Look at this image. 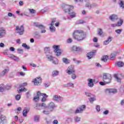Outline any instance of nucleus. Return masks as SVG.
<instances>
[{"label":"nucleus","mask_w":124,"mask_h":124,"mask_svg":"<svg viewBox=\"0 0 124 124\" xmlns=\"http://www.w3.org/2000/svg\"><path fill=\"white\" fill-rule=\"evenodd\" d=\"M57 106H56L55 103L53 102H51L49 104L48 106H47L45 103L36 104V107L35 108L36 109H38V110H41L42 109L47 108L49 111L52 112L54 110V109H55V108Z\"/></svg>","instance_id":"nucleus-1"},{"label":"nucleus","mask_w":124,"mask_h":124,"mask_svg":"<svg viewBox=\"0 0 124 124\" xmlns=\"http://www.w3.org/2000/svg\"><path fill=\"white\" fill-rule=\"evenodd\" d=\"M73 37L78 41H82L86 38V34L83 30H75L73 33Z\"/></svg>","instance_id":"nucleus-2"},{"label":"nucleus","mask_w":124,"mask_h":124,"mask_svg":"<svg viewBox=\"0 0 124 124\" xmlns=\"http://www.w3.org/2000/svg\"><path fill=\"white\" fill-rule=\"evenodd\" d=\"M62 8H63L64 12L68 13V14L70 15V17H68V20H71L72 18H75L76 17V13L74 12H70L71 10V6L68 5L66 4H63L62 5Z\"/></svg>","instance_id":"nucleus-3"},{"label":"nucleus","mask_w":124,"mask_h":124,"mask_svg":"<svg viewBox=\"0 0 124 124\" xmlns=\"http://www.w3.org/2000/svg\"><path fill=\"white\" fill-rule=\"evenodd\" d=\"M112 80V76L111 74L105 73L103 75V81L104 82H106L110 84L111 81Z\"/></svg>","instance_id":"nucleus-4"},{"label":"nucleus","mask_w":124,"mask_h":124,"mask_svg":"<svg viewBox=\"0 0 124 124\" xmlns=\"http://www.w3.org/2000/svg\"><path fill=\"white\" fill-rule=\"evenodd\" d=\"M86 108L87 107L85 105H82L79 106L75 111V114H81L83 113V112L86 110Z\"/></svg>","instance_id":"nucleus-5"},{"label":"nucleus","mask_w":124,"mask_h":124,"mask_svg":"<svg viewBox=\"0 0 124 124\" xmlns=\"http://www.w3.org/2000/svg\"><path fill=\"white\" fill-rule=\"evenodd\" d=\"M34 25L35 27L38 28V29L42 30L41 33H45L46 32V30H45L46 27L43 25L40 24L38 22H34Z\"/></svg>","instance_id":"nucleus-6"},{"label":"nucleus","mask_w":124,"mask_h":124,"mask_svg":"<svg viewBox=\"0 0 124 124\" xmlns=\"http://www.w3.org/2000/svg\"><path fill=\"white\" fill-rule=\"evenodd\" d=\"M39 96H46V97H48V95L46 94L45 93H41L40 92H38L37 93V95H36L33 98L34 101H35V102H37L38 100H39Z\"/></svg>","instance_id":"nucleus-7"},{"label":"nucleus","mask_w":124,"mask_h":124,"mask_svg":"<svg viewBox=\"0 0 124 124\" xmlns=\"http://www.w3.org/2000/svg\"><path fill=\"white\" fill-rule=\"evenodd\" d=\"M53 48L54 49V53H55L56 56H60L62 54V49H60V46L54 45Z\"/></svg>","instance_id":"nucleus-8"},{"label":"nucleus","mask_w":124,"mask_h":124,"mask_svg":"<svg viewBox=\"0 0 124 124\" xmlns=\"http://www.w3.org/2000/svg\"><path fill=\"white\" fill-rule=\"evenodd\" d=\"M24 29V26L23 25H21L20 27H19V26H17L16 27V31H17L19 35H23V34H24V31H25Z\"/></svg>","instance_id":"nucleus-9"},{"label":"nucleus","mask_w":124,"mask_h":124,"mask_svg":"<svg viewBox=\"0 0 124 124\" xmlns=\"http://www.w3.org/2000/svg\"><path fill=\"white\" fill-rule=\"evenodd\" d=\"M66 73L69 74V75H71V74L75 73V69H74V65H72L68 67L67 70H66Z\"/></svg>","instance_id":"nucleus-10"},{"label":"nucleus","mask_w":124,"mask_h":124,"mask_svg":"<svg viewBox=\"0 0 124 124\" xmlns=\"http://www.w3.org/2000/svg\"><path fill=\"white\" fill-rule=\"evenodd\" d=\"M71 50L73 52H83L84 51V48L81 46H73Z\"/></svg>","instance_id":"nucleus-11"},{"label":"nucleus","mask_w":124,"mask_h":124,"mask_svg":"<svg viewBox=\"0 0 124 124\" xmlns=\"http://www.w3.org/2000/svg\"><path fill=\"white\" fill-rule=\"evenodd\" d=\"M32 82L35 86H39L41 84L42 80L41 78L39 77L34 79Z\"/></svg>","instance_id":"nucleus-12"},{"label":"nucleus","mask_w":124,"mask_h":124,"mask_svg":"<svg viewBox=\"0 0 124 124\" xmlns=\"http://www.w3.org/2000/svg\"><path fill=\"white\" fill-rule=\"evenodd\" d=\"M53 99L57 102H62L63 100V98L58 95H55L53 97Z\"/></svg>","instance_id":"nucleus-13"},{"label":"nucleus","mask_w":124,"mask_h":124,"mask_svg":"<svg viewBox=\"0 0 124 124\" xmlns=\"http://www.w3.org/2000/svg\"><path fill=\"white\" fill-rule=\"evenodd\" d=\"M95 53H96V50H93L92 51H91L90 52H89L87 54V57L89 60H91L93 56L95 55Z\"/></svg>","instance_id":"nucleus-14"},{"label":"nucleus","mask_w":124,"mask_h":124,"mask_svg":"<svg viewBox=\"0 0 124 124\" xmlns=\"http://www.w3.org/2000/svg\"><path fill=\"white\" fill-rule=\"evenodd\" d=\"M109 20L110 21H112V22H115V21H117L119 19V17H118V16L116 15H111L109 17Z\"/></svg>","instance_id":"nucleus-15"},{"label":"nucleus","mask_w":124,"mask_h":124,"mask_svg":"<svg viewBox=\"0 0 124 124\" xmlns=\"http://www.w3.org/2000/svg\"><path fill=\"white\" fill-rule=\"evenodd\" d=\"M6 34L5 30L3 28H0V38H2Z\"/></svg>","instance_id":"nucleus-16"},{"label":"nucleus","mask_w":124,"mask_h":124,"mask_svg":"<svg viewBox=\"0 0 124 124\" xmlns=\"http://www.w3.org/2000/svg\"><path fill=\"white\" fill-rule=\"evenodd\" d=\"M87 81H88V86L90 88H93V87L94 84L93 83V80L92 78L88 79Z\"/></svg>","instance_id":"nucleus-17"},{"label":"nucleus","mask_w":124,"mask_h":124,"mask_svg":"<svg viewBox=\"0 0 124 124\" xmlns=\"http://www.w3.org/2000/svg\"><path fill=\"white\" fill-rule=\"evenodd\" d=\"M30 112V108L25 107L23 111V117H27V114Z\"/></svg>","instance_id":"nucleus-18"},{"label":"nucleus","mask_w":124,"mask_h":124,"mask_svg":"<svg viewBox=\"0 0 124 124\" xmlns=\"http://www.w3.org/2000/svg\"><path fill=\"white\" fill-rule=\"evenodd\" d=\"M106 91L108 92L109 93H117V91L116 89H107Z\"/></svg>","instance_id":"nucleus-19"},{"label":"nucleus","mask_w":124,"mask_h":124,"mask_svg":"<svg viewBox=\"0 0 124 124\" xmlns=\"http://www.w3.org/2000/svg\"><path fill=\"white\" fill-rule=\"evenodd\" d=\"M111 41H112V37L109 36L107 40L104 42V45H108Z\"/></svg>","instance_id":"nucleus-20"},{"label":"nucleus","mask_w":124,"mask_h":124,"mask_svg":"<svg viewBox=\"0 0 124 124\" xmlns=\"http://www.w3.org/2000/svg\"><path fill=\"white\" fill-rule=\"evenodd\" d=\"M45 53L46 54V55H48V54L49 55H51L52 53L50 52V47H45Z\"/></svg>","instance_id":"nucleus-21"},{"label":"nucleus","mask_w":124,"mask_h":124,"mask_svg":"<svg viewBox=\"0 0 124 124\" xmlns=\"http://www.w3.org/2000/svg\"><path fill=\"white\" fill-rule=\"evenodd\" d=\"M0 120H1V123L3 124L6 123V117L4 115H1Z\"/></svg>","instance_id":"nucleus-22"},{"label":"nucleus","mask_w":124,"mask_h":124,"mask_svg":"<svg viewBox=\"0 0 124 124\" xmlns=\"http://www.w3.org/2000/svg\"><path fill=\"white\" fill-rule=\"evenodd\" d=\"M115 65L118 66V67H123V66L124 65V63L122 61H119L116 63Z\"/></svg>","instance_id":"nucleus-23"},{"label":"nucleus","mask_w":124,"mask_h":124,"mask_svg":"<svg viewBox=\"0 0 124 124\" xmlns=\"http://www.w3.org/2000/svg\"><path fill=\"white\" fill-rule=\"evenodd\" d=\"M64 87H65L66 88H67L68 87H70L71 88H74V84H73V83L69 82V83H67L66 84H65Z\"/></svg>","instance_id":"nucleus-24"},{"label":"nucleus","mask_w":124,"mask_h":124,"mask_svg":"<svg viewBox=\"0 0 124 124\" xmlns=\"http://www.w3.org/2000/svg\"><path fill=\"white\" fill-rule=\"evenodd\" d=\"M123 24H124V20H123V19L120 18L119 20L117 23V26L121 27Z\"/></svg>","instance_id":"nucleus-25"},{"label":"nucleus","mask_w":124,"mask_h":124,"mask_svg":"<svg viewBox=\"0 0 124 124\" xmlns=\"http://www.w3.org/2000/svg\"><path fill=\"white\" fill-rule=\"evenodd\" d=\"M108 60V56L104 55L101 58L102 62H106Z\"/></svg>","instance_id":"nucleus-26"},{"label":"nucleus","mask_w":124,"mask_h":124,"mask_svg":"<svg viewBox=\"0 0 124 124\" xmlns=\"http://www.w3.org/2000/svg\"><path fill=\"white\" fill-rule=\"evenodd\" d=\"M8 71H9V70L8 69H5L3 71L1 72L0 73V76H4L6 73H8Z\"/></svg>","instance_id":"nucleus-27"},{"label":"nucleus","mask_w":124,"mask_h":124,"mask_svg":"<svg viewBox=\"0 0 124 124\" xmlns=\"http://www.w3.org/2000/svg\"><path fill=\"white\" fill-rule=\"evenodd\" d=\"M34 38H36V39H40L41 38V36L40 35V34L35 32L34 33Z\"/></svg>","instance_id":"nucleus-28"},{"label":"nucleus","mask_w":124,"mask_h":124,"mask_svg":"<svg viewBox=\"0 0 124 124\" xmlns=\"http://www.w3.org/2000/svg\"><path fill=\"white\" fill-rule=\"evenodd\" d=\"M22 46L23 47V48L26 49L27 50H30V49H31V47L29 46H28L26 43L22 44Z\"/></svg>","instance_id":"nucleus-29"},{"label":"nucleus","mask_w":124,"mask_h":124,"mask_svg":"<svg viewBox=\"0 0 124 124\" xmlns=\"http://www.w3.org/2000/svg\"><path fill=\"white\" fill-rule=\"evenodd\" d=\"M62 62L66 64H68L70 62V60L67 59V58H62Z\"/></svg>","instance_id":"nucleus-30"},{"label":"nucleus","mask_w":124,"mask_h":124,"mask_svg":"<svg viewBox=\"0 0 124 124\" xmlns=\"http://www.w3.org/2000/svg\"><path fill=\"white\" fill-rule=\"evenodd\" d=\"M52 63H53V64H55V65L59 64V60H58V59L54 58V59L52 60Z\"/></svg>","instance_id":"nucleus-31"},{"label":"nucleus","mask_w":124,"mask_h":124,"mask_svg":"<svg viewBox=\"0 0 124 124\" xmlns=\"http://www.w3.org/2000/svg\"><path fill=\"white\" fill-rule=\"evenodd\" d=\"M116 56H117V52H114L111 53V54L110 55L111 60H114V59H115L116 58Z\"/></svg>","instance_id":"nucleus-32"},{"label":"nucleus","mask_w":124,"mask_h":124,"mask_svg":"<svg viewBox=\"0 0 124 124\" xmlns=\"http://www.w3.org/2000/svg\"><path fill=\"white\" fill-rule=\"evenodd\" d=\"M40 117L39 115H35L34 116V121L36 122V123H38L39 122Z\"/></svg>","instance_id":"nucleus-33"},{"label":"nucleus","mask_w":124,"mask_h":124,"mask_svg":"<svg viewBox=\"0 0 124 124\" xmlns=\"http://www.w3.org/2000/svg\"><path fill=\"white\" fill-rule=\"evenodd\" d=\"M114 77L117 80V82H119L120 83V82H122V80H121V78L118 77V75L117 74H114Z\"/></svg>","instance_id":"nucleus-34"},{"label":"nucleus","mask_w":124,"mask_h":124,"mask_svg":"<svg viewBox=\"0 0 124 124\" xmlns=\"http://www.w3.org/2000/svg\"><path fill=\"white\" fill-rule=\"evenodd\" d=\"M84 23H85V21L84 20H77L76 22V25H80L81 24H84Z\"/></svg>","instance_id":"nucleus-35"},{"label":"nucleus","mask_w":124,"mask_h":124,"mask_svg":"<svg viewBox=\"0 0 124 124\" xmlns=\"http://www.w3.org/2000/svg\"><path fill=\"white\" fill-rule=\"evenodd\" d=\"M49 29L51 32L56 31V28L54 26H50Z\"/></svg>","instance_id":"nucleus-36"},{"label":"nucleus","mask_w":124,"mask_h":124,"mask_svg":"<svg viewBox=\"0 0 124 124\" xmlns=\"http://www.w3.org/2000/svg\"><path fill=\"white\" fill-rule=\"evenodd\" d=\"M59 75V71H53L52 72V76L55 77V76H58Z\"/></svg>","instance_id":"nucleus-37"},{"label":"nucleus","mask_w":124,"mask_h":124,"mask_svg":"<svg viewBox=\"0 0 124 124\" xmlns=\"http://www.w3.org/2000/svg\"><path fill=\"white\" fill-rule=\"evenodd\" d=\"M95 95H93V97H90V98H89V101L91 102V103H93L94 100H95Z\"/></svg>","instance_id":"nucleus-38"},{"label":"nucleus","mask_w":124,"mask_h":124,"mask_svg":"<svg viewBox=\"0 0 124 124\" xmlns=\"http://www.w3.org/2000/svg\"><path fill=\"white\" fill-rule=\"evenodd\" d=\"M27 90L26 88H21L19 90H18V93L20 94L21 93L23 92H27Z\"/></svg>","instance_id":"nucleus-39"},{"label":"nucleus","mask_w":124,"mask_h":124,"mask_svg":"<svg viewBox=\"0 0 124 124\" xmlns=\"http://www.w3.org/2000/svg\"><path fill=\"white\" fill-rule=\"evenodd\" d=\"M74 119L75 122H76V123H79V122L81 121V118L78 116H75Z\"/></svg>","instance_id":"nucleus-40"},{"label":"nucleus","mask_w":124,"mask_h":124,"mask_svg":"<svg viewBox=\"0 0 124 124\" xmlns=\"http://www.w3.org/2000/svg\"><path fill=\"white\" fill-rule=\"evenodd\" d=\"M98 34L100 36H102V34H103V31L102 29H99V31H98Z\"/></svg>","instance_id":"nucleus-41"},{"label":"nucleus","mask_w":124,"mask_h":124,"mask_svg":"<svg viewBox=\"0 0 124 124\" xmlns=\"http://www.w3.org/2000/svg\"><path fill=\"white\" fill-rule=\"evenodd\" d=\"M46 58L49 61H52L55 58L53 57V56L51 55H49L48 54H46Z\"/></svg>","instance_id":"nucleus-42"},{"label":"nucleus","mask_w":124,"mask_h":124,"mask_svg":"<svg viewBox=\"0 0 124 124\" xmlns=\"http://www.w3.org/2000/svg\"><path fill=\"white\" fill-rule=\"evenodd\" d=\"M85 94L86 96H88V97H93L94 95L93 94L89 93V92H85Z\"/></svg>","instance_id":"nucleus-43"},{"label":"nucleus","mask_w":124,"mask_h":124,"mask_svg":"<svg viewBox=\"0 0 124 124\" xmlns=\"http://www.w3.org/2000/svg\"><path fill=\"white\" fill-rule=\"evenodd\" d=\"M13 60L14 61H15V62H20V59L19 57H16L15 55H14V57H13Z\"/></svg>","instance_id":"nucleus-44"},{"label":"nucleus","mask_w":124,"mask_h":124,"mask_svg":"<svg viewBox=\"0 0 124 124\" xmlns=\"http://www.w3.org/2000/svg\"><path fill=\"white\" fill-rule=\"evenodd\" d=\"M120 92L121 93V94H123L124 93V85H122L120 89Z\"/></svg>","instance_id":"nucleus-45"},{"label":"nucleus","mask_w":124,"mask_h":124,"mask_svg":"<svg viewBox=\"0 0 124 124\" xmlns=\"http://www.w3.org/2000/svg\"><path fill=\"white\" fill-rule=\"evenodd\" d=\"M122 31H123V29H117L115 30V32H116L117 34H121L122 33Z\"/></svg>","instance_id":"nucleus-46"},{"label":"nucleus","mask_w":124,"mask_h":124,"mask_svg":"<svg viewBox=\"0 0 124 124\" xmlns=\"http://www.w3.org/2000/svg\"><path fill=\"white\" fill-rule=\"evenodd\" d=\"M50 112H52V111H50V109H48V110H44L43 111V113L45 115H49Z\"/></svg>","instance_id":"nucleus-47"},{"label":"nucleus","mask_w":124,"mask_h":124,"mask_svg":"<svg viewBox=\"0 0 124 124\" xmlns=\"http://www.w3.org/2000/svg\"><path fill=\"white\" fill-rule=\"evenodd\" d=\"M18 54H23L24 53V50L21 48H17V49Z\"/></svg>","instance_id":"nucleus-48"},{"label":"nucleus","mask_w":124,"mask_h":124,"mask_svg":"<svg viewBox=\"0 0 124 124\" xmlns=\"http://www.w3.org/2000/svg\"><path fill=\"white\" fill-rule=\"evenodd\" d=\"M119 4L120 7L122 8L123 9L124 8V3L123 1H120Z\"/></svg>","instance_id":"nucleus-49"},{"label":"nucleus","mask_w":124,"mask_h":124,"mask_svg":"<svg viewBox=\"0 0 124 124\" xmlns=\"http://www.w3.org/2000/svg\"><path fill=\"white\" fill-rule=\"evenodd\" d=\"M99 84L100 85H101V86H105V85H107V84H109L108 83H107L105 81H100L99 82Z\"/></svg>","instance_id":"nucleus-50"},{"label":"nucleus","mask_w":124,"mask_h":124,"mask_svg":"<svg viewBox=\"0 0 124 124\" xmlns=\"http://www.w3.org/2000/svg\"><path fill=\"white\" fill-rule=\"evenodd\" d=\"M92 7H93V8H96L98 6V5L96 3H93L91 4Z\"/></svg>","instance_id":"nucleus-51"},{"label":"nucleus","mask_w":124,"mask_h":124,"mask_svg":"<svg viewBox=\"0 0 124 124\" xmlns=\"http://www.w3.org/2000/svg\"><path fill=\"white\" fill-rule=\"evenodd\" d=\"M16 100H19L20 99H21V94H17L16 96Z\"/></svg>","instance_id":"nucleus-52"},{"label":"nucleus","mask_w":124,"mask_h":124,"mask_svg":"<svg viewBox=\"0 0 124 124\" xmlns=\"http://www.w3.org/2000/svg\"><path fill=\"white\" fill-rule=\"evenodd\" d=\"M29 10L31 14H34V13H35V10L33 9H29Z\"/></svg>","instance_id":"nucleus-53"},{"label":"nucleus","mask_w":124,"mask_h":124,"mask_svg":"<svg viewBox=\"0 0 124 124\" xmlns=\"http://www.w3.org/2000/svg\"><path fill=\"white\" fill-rule=\"evenodd\" d=\"M56 22V18L52 19L51 23L50 24V26H54V25H55V22Z\"/></svg>","instance_id":"nucleus-54"},{"label":"nucleus","mask_w":124,"mask_h":124,"mask_svg":"<svg viewBox=\"0 0 124 124\" xmlns=\"http://www.w3.org/2000/svg\"><path fill=\"white\" fill-rule=\"evenodd\" d=\"M6 55H7V56H8V57L11 59H13V57H14V55L10 54H8L7 52L6 53Z\"/></svg>","instance_id":"nucleus-55"},{"label":"nucleus","mask_w":124,"mask_h":124,"mask_svg":"<svg viewBox=\"0 0 124 124\" xmlns=\"http://www.w3.org/2000/svg\"><path fill=\"white\" fill-rule=\"evenodd\" d=\"M96 110L97 112H100V106L99 105L96 106Z\"/></svg>","instance_id":"nucleus-56"},{"label":"nucleus","mask_w":124,"mask_h":124,"mask_svg":"<svg viewBox=\"0 0 124 124\" xmlns=\"http://www.w3.org/2000/svg\"><path fill=\"white\" fill-rule=\"evenodd\" d=\"M72 76H71V78L73 79V80H75V79H76V74H75L74 73L73 74H72Z\"/></svg>","instance_id":"nucleus-57"},{"label":"nucleus","mask_w":124,"mask_h":124,"mask_svg":"<svg viewBox=\"0 0 124 124\" xmlns=\"http://www.w3.org/2000/svg\"><path fill=\"white\" fill-rule=\"evenodd\" d=\"M86 7H89L90 9L92 8V4L90 3H87L85 5Z\"/></svg>","instance_id":"nucleus-58"},{"label":"nucleus","mask_w":124,"mask_h":124,"mask_svg":"<svg viewBox=\"0 0 124 124\" xmlns=\"http://www.w3.org/2000/svg\"><path fill=\"white\" fill-rule=\"evenodd\" d=\"M27 85V83L25 82L22 83V84H20L19 85L20 88H24V87H26V85Z\"/></svg>","instance_id":"nucleus-59"},{"label":"nucleus","mask_w":124,"mask_h":124,"mask_svg":"<svg viewBox=\"0 0 124 124\" xmlns=\"http://www.w3.org/2000/svg\"><path fill=\"white\" fill-rule=\"evenodd\" d=\"M103 115H108L109 114V110L107 109L103 112Z\"/></svg>","instance_id":"nucleus-60"},{"label":"nucleus","mask_w":124,"mask_h":124,"mask_svg":"<svg viewBox=\"0 0 124 124\" xmlns=\"http://www.w3.org/2000/svg\"><path fill=\"white\" fill-rule=\"evenodd\" d=\"M73 40L71 38H69L67 40V43H71L72 42Z\"/></svg>","instance_id":"nucleus-61"},{"label":"nucleus","mask_w":124,"mask_h":124,"mask_svg":"<svg viewBox=\"0 0 124 124\" xmlns=\"http://www.w3.org/2000/svg\"><path fill=\"white\" fill-rule=\"evenodd\" d=\"M47 10V9H46V8H44V9L41 10V12L42 13H46Z\"/></svg>","instance_id":"nucleus-62"},{"label":"nucleus","mask_w":124,"mask_h":124,"mask_svg":"<svg viewBox=\"0 0 124 124\" xmlns=\"http://www.w3.org/2000/svg\"><path fill=\"white\" fill-rule=\"evenodd\" d=\"M9 49L11 52H14L15 51V48H14V47L11 46Z\"/></svg>","instance_id":"nucleus-63"},{"label":"nucleus","mask_w":124,"mask_h":124,"mask_svg":"<svg viewBox=\"0 0 124 124\" xmlns=\"http://www.w3.org/2000/svg\"><path fill=\"white\" fill-rule=\"evenodd\" d=\"M53 124H59V122L57 120H54L53 122Z\"/></svg>","instance_id":"nucleus-64"}]
</instances>
